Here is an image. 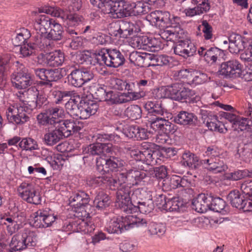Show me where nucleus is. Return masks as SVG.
Masks as SVG:
<instances>
[{
  "mask_svg": "<svg viewBox=\"0 0 252 252\" xmlns=\"http://www.w3.org/2000/svg\"><path fill=\"white\" fill-rule=\"evenodd\" d=\"M124 116L131 120L139 119L142 116L141 108L138 105H130L125 110Z\"/></svg>",
  "mask_w": 252,
  "mask_h": 252,
  "instance_id": "nucleus-43",
  "label": "nucleus"
},
{
  "mask_svg": "<svg viewBox=\"0 0 252 252\" xmlns=\"http://www.w3.org/2000/svg\"><path fill=\"white\" fill-rule=\"evenodd\" d=\"M240 189L246 199L252 198V181H245L241 184Z\"/></svg>",
  "mask_w": 252,
  "mask_h": 252,
  "instance_id": "nucleus-64",
  "label": "nucleus"
},
{
  "mask_svg": "<svg viewBox=\"0 0 252 252\" xmlns=\"http://www.w3.org/2000/svg\"><path fill=\"white\" fill-rule=\"evenodd\" d=\"M238 120L234 127L235 129H240V130H247L252 132V120L249 118H241L239 117Z\"/></svg>",
  "mask_w": 252,
  "mask_h": 252,
  "instance_id": "nucleus-53",
  "label": "nucleus"
},
{
  "mask_svg": "<svg viewBox=\"0 0 252 252\" xmlns=\"http://www.w3.org/2000/svg\"><path fill=\"white\" fill-rule=\"evenodd\" d=\"M162 116H154L152 117H147L148 121L150 124L151 128L155 131L163 130L164 124L165 123V119L161 117Z\"/></svg>",
  "mask_w": 252,
  "mask_h": 252,
  "instance_id": "nucleus-46",
  "label": "nucleus"
},
{
  "mask_svg": "<svg viewBox=\"0 0 252 252\" xmlns=\"http://www.w3.org/2000/svg\"><path fill=\"white\" fill-rule=\"evenodd\" d=\"M37 59L38 61L40 59H44L45 63L50 67H58L62 65L64 61V54L60 50L43 54H40Z\"/></svg>",
  "mask_w": 252,
  "mask_h": 252,
  "instance_id": "nucleus-19",
  "label": "nucleus"
},
{
  "mask_svg": "<svg viewBox=\"0 0 252 252\" xmlns=\"http://www.w3.org/2000/svg\"><path fill=\"white\" fill-rule=\"evenodd\" d=\"M128 185L130 186L137 185L142 182H145L147 175L145 171L136 169H130L126 171Z\"/></svg>",
  "mask_w": 252,
  "mask_h": 252,
  "instance_id": "nucleus-36",
  "label": "nucleus"
},
{
  "mask_svg": "<svg viewBox=\"0 0 252 252\" xmlns=\"http://www.w3.org/2000/svg\"><path fill=\"white\" fill-rule=\"evenodd\" d=\"M18 145L23 150L32 151L38 149L36 142L31 138H22Z\"/></svg>",
  "mask_w": 252,
  "mask_h": 252,
  "instance_id": "nucleus-52",
  "label": "nucleus"
},
{
  "mask_svg": "<svg viewBox=\"0 0 252 252\" xmlns=\"http://www.w3.org/2000/svg\"><path fill=\"white\" fill-rule=\"evenodd\" d=\"M168 92L171 99L181 102L193 100L195 95V91L186 88L178 83L171 85Z\"/></svg>",
  "mask_w": 252,
  "mask_h": 252,
  "instance_id": "nucleus-10",
  "label": "nucleus"
},
{
  "mask_svg": "<svg viewBox=\"0 0 252 252\" xmlns=\"http://www.w3.org/2000/svg\"><path fill=\"white\" fill-rule=\"evenodd\" d=\"M59 125L44 126L47 127V131L44 135V142L45 144L53 146L58 143L64 137Z\"/></svg>",
  "mask_w": 252,
  "mask_h": 252,
  "instance_id": "nucleus-21",
  "label": "nucleus"
},
{
  "mask_svg": "<svg viewBox=\"0 0 252 252\" xmlns=\"http://www.w3.org/2000/svg\"><path fill=\"white\" fill-rule=\"evenodd\" d=\"M18 66L17 70L11 75V82L13 86L18 89H24L31 86L32 83L31 75L22 64L18 61L16 62ZM18 66V65H17Z\"/></svg>",
  "mask_w": 252,
  "mask_h": 252,
  "instance_id": "nucleus-8",
  "label": "nucleus"
},
{
  "mask_svg": "<svg viewBox=\"0 0 252 252\" xmlns=\"http://www.w3.org/2000/svg\"><path fill=\"white\" fill-rule=\"evenodd\" d=\"M148 230L149 233L152 235H157L161 236L163 235L166 231L165 225L161 223H156L151 222L148 225Z\"/></svg>",
  "mask_w": 252,
  "mask_h": 252,
  "instance_id": "nucleus-51",
  "label": "nucleus"
},
{
  "mask_svg": "<svg viewBox=\"0 0 252 252\" xmlns=\"http://www.w3.org/2000/svg\"><path fill=\"white\" fill-rule=\"evenodd\" d=\"M96 60L100 64L102 62L106 66L113 68L122 66L126 61L123 54L116 49L101 50L96 54Z\"/></svg>",
  "mask_w": 252,
  "mask_h": 252,
  "instance_id": "nucleus-3",
  "label": "nucleus"
},
{
  "mask_svg": "<svg viewBox=\"0 0 252 252\" xmlns=\"http://www.w3.org/2000/svg\"><path fill=\"white\" fill-rule=\"evenodd\" d=\"M31 36L30 31L27 29L23 28L13 39V44L15 46H21L25 44V42Z\"/></svg>",
  "mask_w": 252,
  "mask_h": 252,
  "instance_id": "nucleus-48",
  "label": "nucleus"
},
{
  "mask_svg": "<svg viewBox=\"0 0 252 252\" xmlns=\"http://www.w3.org/2000/svg\"><path fill=\"white\" fill-rule=\"evenodd\" d=\"M150 59L151 65L153 66L165 65L169 63V57L163 55L150 54Z\"/></svg>",
  "mask_w": 252,
  "mask_h": 252,
  "instance_id": "nucleus-50",
  "label": "nucleus"
},
{
  "mask_svg": "<svg viewBox=\"0 0 252 252\" xmlns=\"http://www.w3.org/2000/svg\"><path fill=\"white\" fill-rule=\"evenodd\" d=\"M192 208L199 213H204L206 211L209 207L207 198L205 194H199L196 198L192 202Z\"/></svg>",
  "mask_w": 252,
  "mask_h": 252,
  "instance_id": "nucleus-42",
  "label": "nucleus"
},
{
  "mask_svg": "<svg viewBox=\"0 0 252 252\" xmlns=\"http://www.w3.org/2000/svg\"><path fill=\"white\" fill-rule=\"evenodd\" d=\"M181 164L192 169H196L201 166L199 158L189 151H185L182 155Z\"/></svg>",
  "mask_w": 252,
  "mask_h": 252,
  "instance_id": "nucleus-33",
  "label": "nucleus"
},
{
  "mask_svg": "<svg viewBox=\"0 0 252 252\" xmlns=\"http://www.w3.org/2000/svg\"><path fill=\"white\" fill-rule=\"evenodd\" d=\"M32 221L34 226L38 228L44 227V211L39 210L34 213Z\"/></svg>",
  "mask_w": 252,
  "mask_h": 252,
  "instance_id": "nucleus-62",
  "label": "nucleus"
},
{
  "mask_svg": "<svg viewBox=\"0 0 252 252\" xmlns=\"http://www.w3.org/2000/svg\"><path fill=\"white\" fill-rule=\"evenodd\" d=\"M91 3L100 9L105 14L110 12V6L113 4V0H90Z\"/></svg>",
  "mask_w": 252,
  "mask_h": 252,
  "instance_id": "nucleus-54",
  "label": "nucleus"
},
{
  "mask_svg": "<svg viewBox=\"0 0 252 252\" xmlns=\"http://www.w3.org/2000/svg\"><path fill=\"white\" fill-rule=\"evenodd\" d=\"M113 0V4L110 5V9L111 11L107 14L113 18H122L124 17L133 16L132 8L131 2L125 0H120L118 2V5L116 6Z\"/></svg>",
  "mask_w": 252,
  "mask_h": 252,
  "instance_id": "nucleus-14",
  "label": "nucleus"
},
{
  "mask_svg": "<svg viewBox=\"0 0 252 252\" xmlns=\"http://www.w3.org/2000/svg\"><path fill=\"white\" fill-rule=\"evenodd\" d=\"M112 144L109 143H97L91 144L86 149V152L92 156H102L107 154L113 155Z\"/></svg>",
  "mask_w": 252,
  "mask_h": 252,
  "instance_id": "nucleus-24",
  "label": "nucleus"
},
{
  "mask_svg": "<svg viewBox=\"0 0 252 252\" xmlns=\"http://www.w3.org/2000/svg\"><path fill=\"white\" fill-rule=\"evenodd\" d=\"M21 197L27 202L38 205L41 203V197L33 186L29 183H22L18 189Z\"/></svg>",
  "mask_w": 252,
  "mask_h": 252,
  "instance_id": "nucleus-15",
  "label": "nucleus"
},
{
  "mask_svg": "<svg viewBox=\"0 0 252 252\" xmlns=\"http://www.w3.org/2000/svg\"><path fill=\"white\" fill-rule=\"evenodd\" d=\"M68 67L56 69L35 68L34 72L35 75L41 80L42 85L52 86V82H56L61 79L65 74Z\"/></svg>",
  "mask_w": 252,
  "mask_h": 252,
  "instance_id": "nucleus-7",
  "label": "nucleus"
},
{
  "mask_svg": "<svg viewBox=\"0 0 252 252\" xmlns=\"http://www.w3.org/2000/svg\"><path fill=\"white\" fill-rule=\"evenodd\" d=\"M130 187L124 186L116 192V206L126 214L132 213L134 204L131 199Z\"/></svg>",
  "mask_w": 252,
  "mask_h": 252,
  "instance_id": "nucleus-9",
  "label": "nucleus"
},
{
  "mask_svg": "<svg viewBox=\"0 0 252 252\" xmlns=\"http://www.w3.org/2000/svg\"><path fill=\"white\" fill-rule=\"evenodd\" d=\"M221 54V50L217 47H211L205 52L204 60L208 63H215Z\"/></svg>",
  "mask_w": 252,
  "mask_h": 252,
  "instance_id": "nucleus-49",
  "label": "nucleus"
},
{
  "mask_svg": "<svg viewBox=\"0 0 252 252\" xmlns=\"http://www.w3.org/2000/svg\"><path fill=\"white\" fill-rule=\"evenodd\" d=\"M66 228L72 232H81L84 234H88L94 231V225L91 221L78 219L70 222L67 225Z\"/></svg>",
  "mask_w": 252,
  "mask_h": 252,
  "instance_id": "nucleus-23",
  "label": "nucleus"
},
{
  "mask_svg": "<svg viewBox=\"0 0 252 252\" xmlns=\"http://www.w3.org/2000/svg\"><path fill=\"white\" fill-rule=\"evenodd\" d=\"M92 97L99 101H104L105 98V94L106 93V90L104 86L102 87L98 85L93 90H92Z\"/></svg>",
  "mask_w": 252,
  "mask_h": 252,
  "instance_id": "nucleus-60",
  "label": "nucleus"
},
{
  "mask_svg": "<svg viewBox=\"0 0 252 252\" xmlns=\"http://www.w3.org/2000/svg\"><path fill=\"white\" fill-rule=\"evenodd\" d=\"M151 199H152V192L147 188H138L131 190V199L134 206Z\"/></svg>",
  "mask_w": 252,
  "mask_h": 252,
  "instance_id": "nucleus-30",
  "label": "nucleus"
},
{
  "mask_svg": "<svg viewBox=\"0 0 252 252\" xmlns=\"http://www.w3.org/2000/svg\"><path fill=\"white\" fill-rule=\"evenodd\" d=\"M111 201L109 196L104 191H99L94 201V206L98 210H102L108 207Z\"/></svg>",
  "mask_w": 252,
  "mask_h": 252,
  "instance_id": "nucleus-41",
  "label": "nucleus"
},
{
  "mask_svg": "<svg viewBox=\"0 0 252 252\" xmlns=\"http://www.w3.org/2000/svg\"><path fill=\"white\" fill-rule=\"evenodd\" d=\"M174 121L181 125L193 126L195 125L197 119L193 113L182 111L174 117Z\"/></svg>",
  "mask_w": 252,
  "mask_h": 252,
  "instance_id": "nucleus-32",
  "label": "nucleus"
},
{
  "mask_svg": "<svg viewBox=\"0 0 252 252\" xmlns=\"http://www.w3.org/2000/svg\"><path fill=\"white\" fill-rule=\"evenodd\" d=\"M157 146L153 143L144 142L141 144L140 149L136 145L126 147V152L137 161H141L148 165H154L159 163L162 154L157 149Z\"/></svg>",
  "mask_w": 252,
  "mask_h": 252,
  "instance_id": "nucleus-1",
  "label": "nucleus"
},
{
  "mask_svg": "<svg viewBox=\"0 0 252 252\" xmlns=\"http://www.w3.org/2000/svg\"><path fill=\"white\" fill-rule=\"evenodd\" d=\"M206 126L211 131L223 132L222 128H220V122L215 115H210L206 121Z\"/></svg>",
  "mask_w": 252,
  "mask_h": 252,
  "instance_id": "nucleus-55",
  "label": "nucleus"
},
{
  "mask_svg": "<svg viewBox=\"0 0 252 252\" xmlns=\"http://www.w3.org/2000/svg\"><path fill=\"white\" fill-rule=\"evenodd\" d=\"M245 177H252V170L244 169L237 170L233 172L228 173L226 175L227 180L237 181Z\"/></svg>",
  "mask_w": 252,
  "mask_h": 252,
  "instance_id": "nucleus-47",
  "label": "nucleus"
},
{
  "mask_svg": "<svg viewBox=\"0 0 252 252\" xmlns=\"http://www.w3.org/2000/svg\"><path fill=\"white\" fill-rule=\"evenodd\" d=\"M55 20L48 16L42 15L37 18L34 23V28L38 34H47L48 30L51 28Z\"/></svg>",
  "mask_w": 252,
  "mask_h": 252,
  "instance_id": "nucleus-28",
  "label": "nucleus"
},
{
  "mask_svg": "<svg viewBox=\"0 0 252 252\" xmlns=\"http://www.w3.org/2000/svg\"><path fill=\"white\" fill-rule=\"evenodd\" d=\"M154 208V204L153 199L145 201L137 205L134 206L132 213L136 212L138 211H140L142 214H148L151 212Z\"/></svg>",
  "mask_w": 252,
  "mask_h": 252,
  "instance_id": "nucleus-45",
  "label": "nucleus"
},
{
  "mask_svg": "<svg viewBox=\"0 0 252 252\" xmlns=\"http://www.w3.org/2000/svg\"><path fill=\"white\" fill-rule=\"evenodd\" d=\"M150 56V53L133 51L129 54V60L135 65L145 67L151 66Z\"/></svg>",
  "mask_w": 252,
  "mask_h": 252,
  "instance_id": "nucleus-27",
  "label": "nucleus"
},
{
  "mask_svg": "<svg viewBox=\"0 0 252 252\" xmlns=\"http://www.w3.org/2000/svg\"><path fill=\"white\" fill-rule=\"evenodd\" d=\"M208 164V170L215 173H220L227 169V166L224 162L222 158L220 157L212 158L205 160Z\"/></svg>",
  "mask_w": 252,
  "mask_h": 252,
  "instance_id": "nucleus-37",
  "label": "nucleus"
},
{
  "mask_svg": "<svg viewBox=\"0 0 252 252\" xmlns=\"http://www.w3.org/2000/svg\"><path fill=\"white\" fill-rule=\"evenodd\" d=\"M1 222L6 227L7 233L11 235L20 228V224L18 216H3L1 218Z\"/></svg>",
  "mask_w": 252,
  "mask_h": 252,
  "instance_id": "nucleus-34",
  "label": "nucleus"
},
{
  "mask_svg": "<svg viewBox=\"0 0 252 252\" xmlns=\"http://www.w3.org/2000/svg\"><path fill=\"white\" fill-rule=\"evenodd\" d=\"M53 24L51 27L50 31L46 34L47 37L50 41L61 40L63 37V28L56 21H53Z\"/></svg>",
  "mask_w": 252,
  "mask_h": 252,
  "instance_id": "nucleus-39",
  "label": "nucleus"
},
{
  "mask_svg": "<svg viewBox=\"0 0 252 252\" xmlns=\"http://www.w3.org/2000/svg\"><path fill=\"white\" fill-rule=\"evenodd\" d=\"M37 236L33 232L19 233L13 236L9 243L16 251H22L36 245Z\"/></svg>",
  "mask_w": 252,
  "mask_h": 252,
  "instance_id": "nucleus-6",
  "label": "nucleus"
},
{
  "mask_svg": "<svg viewBox=\"0 0 252 252\" xmlns=\"http://www.w3.org/2000/svg\"><path fill=\"white\" fill-rule=\"evenodd\" d=\"M41 35L39 34L35 36L34 41L32 43L35 51L38 50L49 51L53 46L52 41H50L46 35L45 37H42Z\"/></svg>",
  "mask_w": 252,
  "mask_h": 252,
  "instance_id": "nucleus-38",
  "label": "nucleus"
},
{
  "mask_svg": "<svg viewBox=\"0 0 252 252\" xmlns=\"http://www.w3.org/2000/svg\"><path fill=\"white\" fill-rule=\"evenodd\" d=\"M174 53L184 58L192 56L196 51V48L190 40L177 41L173 47Z\"/></svg>",
  "mask_w": 252,
  "mask_h": 252,
  "instance_id": "nucleus-18",
  "label": "nucleus"
},
{
  "mask_svg": "<svg viewBox=\"0 0 252 252\" xmlns=\"http://www.w3.org/2000/svg\"><path fill=\"white\" fill-rule=\"evenodd\" d=\"M26 109L27 107L24 106L9 107L5 112V115L9 122L16 125H23L30 120Z\"/></svg>",
  "mask_w": 252,
  "mask_h": 252,
  "instance_id": "nucleus-12",
  "label": "nucleus"
},
{
  "mask_svg": "<svg viewBox=\"0 0 252 252\" xmlns=\"http://www.w3.org/2000/svg\"><path fill=\"white\" fill-rule=\"evenodd\" d=\"M242 71V65L236 60H231L222 63L219 70L220 74L226 77L235 78L240 76Z\"/></svg>",
  "mask_w": 252,
  "mask_h": 252,
  "instance_id": "nucleus-16",
  "label": "nucleus"
},
{
  "mask_svg": "<svg viewBox=\"0 0 252 252\" xmlns=\"http://www.w3.org/2000/svg\"><path fill=\"white\" fill-rule=\"evenodd\" d=\"M59 126L65 138L79 132L82 128V124L73 119L61 120Z\"/></svg>",
  "mask_w": 252,
  "mask_h": 252,
  "instance_id": "nucleus-22",
  "label": "nucleus"
},
{
  "mask_svg": "<svg viewBox=\"0 0 252 252\" xmlns=\"http://www.w3.org/2000/svg\"><path fill=\"white\" fill-rule=\"evenodd\" d=\"M88 194L84 191H79L74 193L69 198V204L75 208L82 210L84 209L85 205L90 201Z\"/></svg>",
  "mask_w": 252,
  "mask_h": 252,
  "instance_id": "nucleus-29",
  "label": "nucleus"
},
{
  "mask_svg": "<svg viewBox=\"0 0 252 252\" xmlns=\"http://www.w3.org/2000/svg\"><path fill=\"white\" fill-rule=\"evenodd\" d=\"M170 88V86H168L166 88L161 87L154 89L153 91L154 96L156 99H160L165 97L171 98L170 94L168 92Z\"/></svg>",
  "mask_w": 252,
  "mask_h": 252,
  "instance_id": "nucleus-61",
  "label": "nucleus"
},
{
  "mask_svg": "<svg viewBox=\"0 0 252 252\" xmlns=\"http://www.w3.org/2000/svg\"><path fill=\"white\" fill-rule=\"evenodd\" d=\"M39 94V91L35 86L29 88L27 90L23 92H19L17 96L22 101L28 102H34L36 98Z\"/></svg>",
  "mask_w": 252,
  "mask_h": 252,
  "instance_id": "nucleus-40",
  "label": "nucleus"
},
{
  "mask_svg": "<svg viewBox=\"0 0 252 252\" xmlns=\"http://www.w3.org/2000/svg\"><path fill=\"white\" fill-rule=\"evenodd\" d=\"M227 199L231 205L244 212L251 211V204L249 199H246L244 195H241L237 190L231 191L227 196Z\"/></svg>",
  "mask_w": 252,
  "mask_h": 252,
  "instance_id": "nucleus-17",
  "label": "nucleus"
},
{
  "mask_svg": "<svg viewBox=\"0 0 252 252\" xmlns=\"http://www.w3.org/2000/svg\"><path fill=\"white\" fill-rule=\"evenodd\" d=\"M226 205L225 202L220 197H215L212 199L211 203L209 204V207L216 212L221 213Z\"/></svg>",
  "mask_w": 252,
  "mask_h": 252,
  "instance_id": "nucleus-57",
  "label": "nucleus"
},
{
  "mask_svg": "<svg viewBox=\"0 0 252 252\" xmlns=\"http://www.w3.org/2000/svg\"><path fill=\"white\" fill-rule=\"evenodd\" d=\"M228 40V49L232 53L238 54L245 48V38L240 34L232 33L229 36Z\"/></svg>",
  "mask_w": 252,
  "mask_h": 252,
  "instance_id": "nucleus-25",
  "label": "nucleus"
},
{
  "mask_svg": "<svg viewBox=\"0 0 252 252\" xmlns=\"http://www.w3.org/2000/svg\"><path fill=\"white\" fill-rule=\"evenodd\" d=\"M179 176L173 175L170 178H166L163 180V187L167 190L175 189L179 188Z\"/></svg>",
  "mask_w": 252,
  "mask_h": 252,
  "instance_id": "nucleus-56",
  "label": "nucleus"
},
{
  "mask_svg": "<svg viewBox=\"0 0 252 252\" xmlns=\"http://www.w3.org/2000/svg\"><path fill=\"white\" fill-rule=\"evenodd\" d=\"M133 16H138L147 13L150 8L148 4L144 0L131 2Z\"/></svg>",
  "mask_w": 252,
  "mask_h": 252,
  "instance_id": "nucleus-44",
  "label": "nucleus"
},
{
  "mask_svg": "<svg viewBox=\"0 0 252 252\" xmlns=\"http://www.w3.org/2000/svg\"><path fill=\"white\" fill-rule=\"evenodd\" d=\"M115 36L124 38H128L137 32L135 25L129 22L123 21L118 27Z\"/></svg>",
  "mask_w": 252,
  "mask_h": 252,
  "instance_id": "nucleus-31",
  "label": "nucleus"
},
{
  "mask_svg": "<svg viewBox=\"0 0 252 252\" xmlns=\"http://www.w3.org/2000/svg\"><path fill=\"white\" fill-rule=\"evenodd\" d=\"M170 14L167 11L155 10L147 16V19L160 29H165L169 25Z\"/></svg>",
  "mask_w": 252,
  "mask_h": 252,
  "instance_id": "nucleus-20",
  "label": "nucleus"
},
{
  "mask_svg": "<svg viewBox=\"0 0 252 252\" xmlns=\"http://www.w3.org/2000/svg\"><path fill=\"white\" fill-rule=\"evenodd\" d=\"M124 160L115 157L112 155L109 158H104L100 157L96 160V168L98 172L102 174L110 172L116 171L118 169L125 166Z\"/></svg>",
  "mask_w": 252,
  "mask_h": 252,
  "instance_id": "nucleus-11",
  "label": "nucleus"
},
{
  "mask_svg": "<svg viewBox=\"0 0 252 252\" xmlns=\"http://www.w3.org/2000/svg\"><path fill=\"white\" fill-rule=\"evenodd\" d=\"M125 80L117 78L112 77L108 81V86L111 89L123 91Z\"/></svg>",
  "mask_w": 252,
  "mask_h": 252,
  "instance_id": "nucleus-63",
  "label": "nucleus"
},
{
  "mask_svg": "<svg viewBox=\"0 0 252 252\" xmlns=\"http://www.w3.org/2000/svg\"><path fill=\"white\" fill-rule=\"evenodd\" d=\"M192 4L196 5L195 7L197 10L198 14H202L208 11L210 5L208 0H191Z\"/></svg>",
  "mask_w": 252,
  "mask_h": 252,
  "instance_id": "nucleus-58",
  "label": "nucleus"
},
{
  "mask_svg": "<svg viewBox=\"0 0 252 252\" xmlns=\"http://www.w3.org/2000/svg\"><path fill=\"white\" fill-rule=\"evenodd\" d=\"M42 12L53 17L61 18L69 27H77L84 20L82 16L74 12L66 11L57 7L45 8Z\"/></svg>",
  "mask_w": 252,
  "mask_h": 252,
  "instance_id": "nucleus-5",
  "label": "nucleus"
},
{
  "mask_svg": "<svg viewBox=\"0 0 252 252\" xmlns=\"http://www.w3.org/2000/svg\"><path fill=\"white\" fill-rule=\"evenodd\" d=\"M11 63V57L10 54L2 55L0 58V71L7 73L9 70Z\"/></svg>",
  "mask_w": 252,
  "mask_h": 252,
  "instance_id": "nucleus-59",
  "label": "nucleus"
},
{
  "mask_svg": "<svg viewBox=\"0 0 252 252\" xmlns=\"http://www.w3.org/2000/svg\"><path fill=\"white\" fill-rule=\"evenodd\" d=\"M135 83L125 80L124 87L123 89L124 92L122 94L126 97L127 101L131 100H136L145 96V93L143 91L136 92L135 91Z\"/></svg>",
  "mask_w": 252,
  "mask_h": 252,
  "instance_id": "nucleus-26",
  "label": "nucleus"
},
{
  "mask_svg": "<svg viewBox=\"0 0 252 252\" xmlns=\"http://www.w3.org/2000/svg\"><path fill=\"white\" fill-rule=\"evenodd\" d=\"M63 113V110L61 107L50 105L39 114L36 118L38 123L41 126L59 125Z\"/></svg>",
  "mask_w": 252,
  "mask_h": 252,
  "instance_id": "nucleus-4",
  "label": "nucleus"
},
{
  "mask_svg": "<svg viewBox=\"0 0 252 252\" xmlns=\"http://www.w3.org/2000/svg\"><path fill=\"white\" fill-rule=\"evenodd\" d=\"M147 226V221L144 219H136L133 215H127L121 218H113L108 223L106 229L110 234H120L124 230H127L134 227Z\"/></svg>",
  "mask_w": 252,
  "mask_h": 252,
  "instance_id": "nucleus-2",
  "label": "nucleus"
},
{
  "mask_svg": "<svg viewBox=\"0 0 252 252\" xmlns=\"http://www.w3.org/2000/svg\"><path fill=\"white\" fill-rule=\"evenodd\" d=\"M94 76L92 72L85 68L74 69L68 78L70 83L75 87H80L85 83L91 81Z\"/></svg>",
  "mask_w": 252,
  "mask_h": 252,
  "instance_id": "nucleus-13",
  "label": "nucleus"
},
{
  "mask_svg": "<svg viewBox=\"0 0 252 252\" xmlns=\"http://www.w3.org/2000/svg\"><path fill=\"white\" fill-rule=\"evenodd\" d=\"M145 108L148 112V117L163 116L165 109L160 101H148L145 104Z\"/></svg>",
  "mask_w": 252,
  "mask_h": 252,
  "instance_id": "nucleus-35",
  "label": "nucleus"
}]
</instances>
